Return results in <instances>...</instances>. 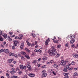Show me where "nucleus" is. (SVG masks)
<instances>
[{"label":"nucleus","mask_w":78,"mask_h":78,"mask_svg":"<svg viewBox=\"0 0 78 78\" xmlns=\"http://www.w3.org/2000/svg\"><path fill=\"white\" fill-rule=\"evenodd\" d=\"M5 53H9V51H8V49H6L5 50Z\"/></svg>","instance_id":"31"},{"label":"nucleus","mask_w":78,"mask_h":78,"mask_svg":"<svg viewBox=\"0 0 78 78\" xmlns=\"http://www.w3.org/2000/svg\"><path fill=\"white\" fill-rule=\"evenodd\" d=\"M50 39L49 38H48V40H47L45 41V45L47 46L48 45V42H50Z\"/></svg>","instance_id":"5"},{"label":"nucleus","mask_w":78,"mask_h":78,"mask_svg":"<svg viewBox=\"0 0 78 78\" xmlns=\"http://www.w3.org/2000/svg\"><path fill=\"white\" fill-rule=\"evenodd\" d=\"M19 36L20 37L19 38V39H22V37H23V34H20Z\"/></svg>","instance_id":"14"},{"label":"nucleus","mask_w":78,"mask_h":78,"mask_svg":"<svg viewBox=\"0 0 78 78\" xmlns=\"http://www.w3.org/2000/svg\"><path fill=\"white\" fill-rule=\"evenodd\" d=\"M54 63V61L53 60H51L50 61V63L51 64H53V63Z\"/></svg>","instance_id":"48"},{"label":"nucleus","mask_w":78,"mask_h":78,"mask_svg":"<svg viewBox=\"0 0 78 78\" xmlns=\"http://www.w3.org/2000/svg\"><path fill=\"white\" fill-rule=\"evenodd\" d=\"M52 73H53V74H54V75H56V73H55L54 71H53L52 72Z\"/></svg>","instance_id":"62"},{"label":"nucleus","mask_w":78,"mask_h":78,"mask_svg":"<svg viewBox=\"0 0 78 78\" xmlns=\"http://www.w3.org/2000/svg\"><path fill=\"white\" fill-rule=\"evenodd\" d=\"M20 53L21 55H26V52L24 51H21L20 52Z\"/></svg>","instance_id":"21"},{"label":"nucleus","mask_w":78,"mask_h":78,"mask_svg":"<svg viewBox=\"0 0 78 78\" xmlns=\"http://www.w3.org/2000/svg\"><path fill=\"white\" fill-rule=\"evenodd\" d=\"M64 75L65 76H68V74L66 73H64Z\"/></svg>","instance_id":"27"},{"label":"nucleus","mask_w":78,"mask_h":78,"mask_svg":"<svg viewBox=\"0 0 78 78\" xmlns=\"http://www.w3.org/2000/svg\"><path fill=\"white\" fill-rule=\"evenodd\" d=\"M51 52H50L49 53V55L51 56H52L53 55H56L57 52L56 51V49L55 48V47L54 46H52L51 47Z\"/></svg>","instance_id":"1"},{"label":"nucleus","mask_w":78,"mask_h":78,"mask_svg":"<svg viewBox=\"0 0 78 78\" xmlns=\"http://www.w3.org/2000/svg\"><path fill=\"white\" fill-rule=\"evenodd\" d=\"M71 64L72 66L73 65H75V62L74 61H73L71 62Z\"/></svg>","instance_id":"28"},{"label":"nucleus","mask_w":78,"mask_h":78,"mask_svg":"<svg viewBox=\"0 0 78 78\" xmlns=\"http://www.w3.org/2000/svg\"><path fill=\"white\" fill-rule=\"evenodd\" d=\"M61 47V45L59 44L57 46V48H60Z\"/></svg>","instance_id":"54"},{"label":"nucleus","mask_w":78,"mask_h":78,"mask_svg":"<svg viewBox=\"0 0 78 78\" xmlns=\"http://www.w3.org/2000/svg\"><path fill=\"white\" fill-rule=\"evenodd\" d=\"M59 56H60V55L59 54H57V55L55 56V57L58 58Z\"/></svg>","instance_id":"32"},{"label":"nucleus","mask_w":78,"mask_h":78,"mask_svg":"<svg viewBox=\"0 0 78 78\" xmlns=\"http://www.w3.org/2000/svg\"><path fill=\"white\" fill-rule=\"evenodd\" d=\"M66 68H67L69 70H72L73 69L72 68H69V66H66Z\"/></svg>","instance_id":"12"},{"label":"nucleus","mask_w":78,"mask_h":78,"mask_svg":"<svg viewBox=\"0 0 78 78\" xmlns=\"http://www.w3.org/2000/svg\"><path fill=\"white\" fill-rule=\"evenodd\" d=\"M21 46H23V47H24V43L23 42L21 43Z\"/></svg>","instance_id":"51"},{"label":"nucleus","mask_w":78,"mask_h":78,"mask_svg":"<svg viewBox=\"0 0 78 78\" xmlns=\"http://www.w3.org/2000/svg\"><path fill=\"white\" fill-rule=\"evenodd\" d=\"M6 75L7 76V78H10V77L9 76V74L7 73H6Z\"/></svg>","instance_id":"26"},{"label":"nucleus","mask_w":78,"mask_h":78,"mask_svg":"<svg viewBox=\"0 0 78 78\" xmlns=\"http://www.w3.org/2000/svg\"><path fill=\"white\" fill-rule=\"evenodd\" d=\"M47 76V73H44V74H43L41 76L42 77H46Z\"/></svg>","instance_id":"11"},{"label":"nucleus","mask_w":78,"mask_h":78,"mask_svg":"<svg viewBox=\"0 0 78 78\" xmlns=\"http://www.w3.org/2000/svg\"><path fill=\"white\" fill-rule=\"evenodd\" d=\"M21 59H23V60L24 59H25V58H24V57L23 56H21Z\"/></svg>","instance_id":"47"},{"label":"nucleus","mask_w":78,"mask_h":78,"mask_svg":"<svg viewBox=\"0 0 78 78\" xmlns=\"http://www.w3.org/2000/svg\"><path fill=\"white\" fill-rule=\"evenodd\" d=\"M25 57H26V58L27 59H30V57L29 55H28L27 54L25 55Z\"/></svg>","instance_id":"19"},{"label":"nucleus","mask_w":78,"mask_h":78,"mask_svg":"<svg viewBox=\"0 0 78 78\" xmlns=\"http://www.w3.org/2000/svg\"><path fill=\"white\" fill-rule=\"evenodd\" d=\"M52 39L53 41V42L55 43H56V44L58 43V40L56 41V40H54V39Z\"/></svg>","instance_id":"17"},{"label":"nucleus","mask_w":78,"mask_h":78,"mask_svg":"<svg viewBox=\"0 0 78 78\" xmlns=\"http://www.w3.org/2000/svg\"><path fill=\"white\" fill-rule=\"evenodd\" d=\"M70 39V44H73L75 42V39Z\"/></svg>","instance_id":"6"},{"label":"nucleus","mask_w":78,"mask_h":78,"mask_svg":"<svg viewBox=\"0 0 78 78\" xmlns=\"http://www.w3.org/2000/svg\"><path fill=\"white\" fill-rule=\"evenodd\" d=\"M12 71L10 72V73L12 74L13 73H16V69H15L14 68H13L12 69Z\"/></svg>","instance_id":"3"},{"label":"nucleus","mask_w":78,"mask_h":78,"mask_svg":"<svg viewBox=\"0 0 78 78\" xmlns=\"http://www.w3.org/2000/svg\"><path fill=\"white\" fill-rule=\"evenodd\" d=\"M77 76H74V75H73V78H77Z\"/></svg>","instance_id":"50"},{"label":"nucleus","mask_w":78,"mask_h":78,"mask_svg":"<svg viewBox=\"0 0 78 78\" xmlns=\"http://www.w3.org/2000/svg\"><path fill=\"white\" fill-rule=\"evenodd\" d=\"M42 59L43 60V61H46V60L47 59V57L44 56L43 57Z\"/></svg>","instance_id":"18"},{"label":"nucleus","mask_w":78,"mask_h":78,"mask_svg":"<svg viewBox=\"0 0 78 78\" xmlns=\"http://www.w3.org/2000/svg\"><path fill=\"white\" fill-rule=\"evenodd\" d=\"M39 47V45H37L35 46V48H37V47Z\"/></svg>","instance_id":"55"},{"label":"nucleus","mask_w":78,"mask_h":78,"mask_svg":"<svg viewBox=\"0 0 78 78\" xmlns=\"http://www.w3.org/2000/svg\"><path fill=\"white\" fill-rule=\"evenodd\" d=\"M0 50L1 52H3V51H4V52L5 51V50L4 49H2Z\"/></svg>","instance_id":"36"},{"label":"nucleus","mask_w":78,"mask_h":78,"mask_svg":"<svg viewBox=\"0 0 78 78\" xmlns=\"http://www.w3.org/2000/svg\"><path fill=\"white\" fill-rule=\"evenodd\" d=\"M34 43L35 45H37V41H35Z\"/></svg>","instance_id":"58"},{"label":"nucleus","mask_w":78,"mask_h":78,"mask_svg":"<svg viewBox=\"0 0 78 78\" xmlns=\"http://www.w3.org/2000/svg\"><path fill=\"white\" fill-rule=\"evenodd\" d=\"M13 77L15 78H17V76H13Z\"/></svg>","instance_id":"60"},{"label":"nucleus","mask_w":78,"mask_h":78,"mask_svg":"<svg viewBox=\"0 0 78 78\" xmlns=\"http://www.w3.org/2000/svg\"><path fill=\"white\" fill-rule=\"evenodd\" d=\"M15 39H19V37L18 36H16L15 37Z\"/></svg>","instance_id":"41"},{"label":"nucleus","mask_w":78,"mask_h":78,"mask_svg":"<svg viewBox=\"0 0 78 78\" xmlns=\"http://www.w3.org/2000/svg\"><path fill=\"white\" fill-rule=\"evenodd\" d=\"M28 70H29L30 71H31V67L29 68Z\"/></svg>","instance_id":"61"},{"label":"nucleus","mask_w":78,"mask_h":78,"mask_svg":"<svg viewBox=\"0 0 78 78\" xmlns=\"http://www.w3.org/2000/svg\"><path fill=\"white\" fill-rule=\"evenodd\" d=\"M3 38L2 37H1L0 38V41H3Z\"/></svg>","instance_id":"46"},{"label":"nucleus","mask_w":78,"mask_h":78,"mask_svg":"<svg viewBox=\"0 0 78 78\" xmlns=\"http://www.w3.org/2000/svg\"><path fill=\"white\" fill-rule=\"evenodd\" d=\"M19 67L16 68V71H17L18 70L19 71H20V69H19Z\"/></svg>","instance_id":"40"},{"label":"nucleus","mask_w":78,"mask_h":78,"mask_svg":"<svg viewBox=\"0 0 78 78\" xmlns=\"http://www.w3.org/2000/svg\"><path fill=\"white\" fill-rule=\"evenodd\" d=\"M18 55L19 56H20V57H21V55L20 53H19L18 54Z\"/></svg>","instance_id":"63"},{"label":"nucleus","mask_w":78,"mask_h":78,"mask_svg":"<svg viewBox=\"0 0 78 78\" xmlns=\"http://www.w3.org/2000/svg\"><path fill=\"white\" fill-rule=\"evenodd\" d=\"M2 33H3V32H2V31L1 30H0V36H2Z\"/></svg>","instance_id":"49"},{"label":"nucleus","mask_w":78,"mask_h":78,"mask_svg":"<svg viewBox=\"0 0 78 78\" xmlns=\"http://www.w3.org/2000/svg\"><path fill=\"white\" fill-rule=\"evenodd\" d=\"M66 47H69V44L68 43H66L65 44Z\"/></svg>","instance_id":"35"},{"label":"nucleus","mask_w":78,"mask_h":78,"mask_svg":"<svg viewBox=\"0 0 78 78\" xmlns=\"http://www.w3.org/2000/svg\"><path fill=\"white\" fill-rule=\"evenodd\" d=\"M53 66L54 67H55V68H57L58 67V65L56 64H55Z\"/></svg>","instance_id":"22"},{"label":"nucleus","mask_w":78,"mask_h":78,"mask_svg":"<svg viewBox=\"0 0 78 78\" xmlns=\"http://www.w3.org/2000/svg\"><path fill=\"white\" fill-rule=\"evenodd\" d=\"M74 75V76H78V73L77 72H75L74 73V75Z\"/></svg>","instance_id":"23"},{"label":"nucleus","mask_w":78,"mask_h":78,"mask_svg":"<svg viewBox=\"0 0 78 78\" xmlns=\"http://www.w3.org/2000/svg\"><path fill=\"white\" fill-rule=\"evenodd\" d=\"M23 46H21V45L20 46V48H21V49H23Z\"/></svg>","instance_id":"59"},{"label":"nucleus","mask_w":78,"mask_h":78,"mask_svg":"<svg viewBox=\"0 0 78 78\" xmlns=\"http://www.w3.org/2000/svg\"><path fill=\"white\" fill-rule=\"evenodd\" d=\"M41 58H40L38 59V62H39L40 61H41Z\"/></svg>","instance_id":"57"},{"label":"nucleus","mask_w":78,"mask_h":78,"mask_svg":"<svg viewBox=\"0 0 78 78\" xmlns=\"http://www.w3.org/2000/svg\"><path fill=\"white\" fill-rule=\"evenodd\" d=\"M27 68H30L31 67V65H30V62H27Z\"/></svg>","instance_id":"9"},{"label":"nucleus","mask_w":78,"mask_h":78,"mask_svg":"<svg viewBox=\"0 0 78 78\" xmlns=\"http://www.w3.org/2000/svg\"><path fill=\"white\" fill-rule=\"evenodd\" d=\"M28 75L29 76H31V77H34L35 76L34 74L33 73H30L28 74Z\"/></svg>","instance_id":"8"},{"label":"nucleus","mask_w":78,"mask_h":78,"mask_svg":"<svg viewBox=\"0 0 78 78\" xmlns=\"http://www.w3.org/2000/svg\"><path fill=\"white\" fill-rule=\"evenodd\" d=\"M9 34L10 36H12V32H9Z\"/></svg>","instance_id":"56"},{"label":"nucleus","mask_w":78,"mask_h":78,"mask_svg":"<svg viewBox=\"0 0 78 78\" xmlns=\"http://www.w3.org/2000/svg\"><path fill=\"white\" fill-rule=\"evenodd\" d=\"M12 49H15V48H16V46H15V45L12 46Z\"/></svg>","instance_id":"39"},{"label":"nucleus","mask_w":78,"mask_h":78,"mask_svg":"<svg viewBox=\"0 0 78 78\" xmlns=\"http://www.w3.org/2000/svg\"><path fill=\"white\" fill-rule=\"evenodd\" d=\"M27 52H28V53H30V50L28 48H25L24 49Z\"/></svg>","instance_id":"15"},{"label":"nucleus","mask_w":78,"mask_h":78,"mask_svg":"<svg viewBox=\"0 0 78 78\" xmlns=\"http://www.w3.org/2000/svg\"><path fill=\"white\" fill-rule=\"evenodd\" d=\"M16 31L17 33H20V32H21V31L19 30H17Z\"/></svg>","instance_id":"44"},{"label":"nucleus","mask_w":78,"mask_h":78,"mask_svg":"<svg viewBox=\"0 0 78 78\" xmlns=\"http://www.w3.org/2000/svg\"><path fill=\"white\" fill-rule=\"evenodd\" d=\"M38 52H40V53H41L42 52V50L40 49L38 50Z\"/></svg>","instance_id":"52"},{"label":"nucleus","mask_w":78,"mask_h":78,"mask_svg":"<svg viewBox=\"0 0 78 78\" xmlns=\"http://www.w3.org/2000/svg\"><path fill=\"white\" fill-rule=\"evenodd\" d=\"M73 56L74 58H78V55L77 54H76L75 55L73 54Z\"/></svg>","instance_id":"16"},{"label":"nucleus","mask_w":78,"mask_h":78,"mask_svg":"<svg viewBox=\"0 0 78 78\" xmlns=\"http://www.w3.org/2000/svg\"><path fill=\"white\" fill-rule=\"evenodd\" d=\"M9 63H11L12 62V60L11 59L9 60Z\"/></svg>","instance_id":"34"},{"label":"nucleus","mask_w":78,"mask_h":78,"mask_svg":"<svg viewBox=\"0 0 78 78\" xmlns=\"http://www.w3.org/2000/svg\"><path fill=\"white\" fill-rule=\"evenodd\" d=\"M70 39H74L75 37V36L74 34L73 35H70Z\"/></svg>","instance_id":"10"},{"label":"nucleus","mask_w":78,"mask_h":78,"mask_svg":"<svg viewBox=\"0 0 78 78\" xmlns=\"http://www.w3.org/2000/svg\"><path fill=\"white\" fill-rule=\"evenodd\" d=\"M20 69L22 70H23V69H24V70H26L27 69V67L26 66H24L22 65H20Z\"/></svg>","instance_id":"2"},{"label":"nucleus","mask_w":78,"mask_h":78,"mask_svg":"<svg viewBox=\"0 0 78 78\" xmlns=\"http://www.w3.org/2000/svg\"><path fill=\"white\" fill-rule=\"evenodd\" d=\"M10 55H9V56H14V53H9V54H10Z\"/></svg>","instance_id":"24"},{"label":"nucleus","mask_w":78,"mask_h":78,"mask_svg":"<svg viewBox=\"0 0 78 78\" xmlns=\"http://www.w3.org/2000/svg\"><path fill=\"white\" fill-rule=\"evenodd\" d=\"M34 51H35V52H37V53H38V52H39V51L37 49H35V50H34Z\"/></svg>","instance_id":"43"},{"label":"nucleus","mask_w":78,"mask_h":78,"mask_svg":"<svg viewBox=\"0 0 78 78\" xmlns=\"http://www.w3.org/2000/svg\"><path fill=\"white\" fill-rule=\"evenodd\" d=\"M35 45V44H34V43H33L31 44V47H34Z\"/></svg>","instance_id":"38"},{"label":"nucleus","mask_w":78,"mask_h":78,"mask_svg":"<svg viewBox=\"0 0 78 78\" xmlns=\"http://www.w3.org/2000/svg\"><path fill=\"white\" fill-rule=\"evenodd\" d=\"M32 36H33V37H36V35L34 33L32 34Z\"/></svg>","instance_id":"45"},{"label":"nucleus","mask_w":78,"mask_h":78,"mask_svg":"<svg viewBox=\"0 0 78 78\" xmlns=\"http://www.w3.org/2000/svg\"><path fill=\"white\" fill-rule=\"evenodd\" d=\"M13 43L14 45H15V46H17V44L19 43V42L16 40H14Z\"/></svg>","instance_id":"4"},{"label":"nucleus","mask_w":78,"mask_h":78,"mask_svg":"<svg viewBox=\"0 0 78 78\" xmlns=\"http://www.w3.org/2000/svg\"><path fill=\"white\" fill-rule=\"evenodd\" d=\"M67 68H66V66H65V68L63 69L64 72H67Z\"/></svg>","instance_id":"20"},{"label":"nucleus","mask_w":78,"mask_h":78,"mask_svg":"<svg viewBox=\"0 0 78 78\" xmlns=\"http://www.w3.org/2000/svg\"><path fill=\"white\" fill-rule=\"evenodd\" d=\"M46 67H47V66L46 65H45L42 67V68H43V69H45Z\"/></svg>","instance_id":"42"},{"label":"nucleus","mask_w":78,"mask_h":78,"mask_svg":"<svg viewBox=\"0 0 78 78\" xmlns=\"http://www.w3.org/2000/svg\"><path fill=\"white\" fill-rule=\"evenodd\" d=\"M14 56L15 57V58H18V57L17 56V54H15Z\"/></svg>","instance_id":"53"},{"label":"nucleus","mask_w":78,"mask_h":78,"mask_svg":"<svg viewBox=\"0 0 78 78\" xmlns=\"http://www.w3.org/2000/svg\"><path fill=\"white\" fill-rule=\"evenodd\" d=\"M71 48H74L75 47V45L74 44H72L71 46Z\"/></svg>","instance_id":"29"},{"label":"nucleus","mask_w":78,"mask_h":78,"mask_svg":"<svg viewBox=\"0 0 78 78\" xmlns=\"http://www.w3.org/2000/svg\"><path fill=\"white\" fill-rule=\"evenodd\" d=\"M36 60H34L32 62V64H36Z\"/></svg>","instance_id":"25"},{"label":"nucleus","mask_w":78,"mask_h":78,"mask_svg":"<svg viewBox=\"0 0 78 78\" xmlns=\"http://www.w3.org/2000/svg\"><path fill=\"white\" fill-rule=\"evenodd\" d=\"M34 53H33L32 54H31V56H34Z\"/></svg>","instance_id":"64"},{"label":"nucleus","mask_w":78,"mask_h":78,"mask_svg":"<svg viewBox=\"0 0 78 78\" xmlns=\"http://www.w3.org/2000/svg\"><path fill=\"white\" fill-rule=\"evenodd\" d=\"M46 72V71L45 70H44L42 71V73H43V74H44V73H45Z\"/></svg>","instance_id":"30"},{"label":"nucleus","mask_w":78,"mask_h":78,"mask_svg":"<svg viewBox=\"0 0 78 78\" xmlns=\"http://www.w3.org/2000/svg\"><path fill=\"white\" fill-rule=\"evenodd\" d=\"M8 39L11 41H12V39L11 38H10V37H9V36L8 37Z\"/></svg>","instance_id":"37"},{"label":"nucleus","mask_w":78,"mask_h":78,"mask_svg":"<svg viewBox=\"0 0 78 78\" xmlns=\"http://www.w3.org/2000/svg\"><path fill=\"white\" fill-rule=\"evenodd\" d=\"M61 65H62V66H65L66 64V62L64 61L63 60H62L61 61Z\"/></svg>","instance_id":"7"},{"label":"nucleus","mask_w":78,"mask_h":78,"mask_svg":"<svg viewBox=\"0 0 78 78\" xmlns=\"http://www.w3.org/2000/svg\"><path fill=\"white\" fill-rule=\"evenodd\" d=\"M27 44L28 46H31V43H30L29 42H27Z\"/></svg>","instance_id":"33"},{"label":"nucleus","mask_w":78,"mask_h":78,"mask_svg":"<svg viewBox=\"0 0 78 78\" xmlns=\"http://www.w3.org/2000/svg\"><path fill=\"white\" fill-rule=\"evenodd\" d=\"M2 35L5 39H6V38H7V34H3Z\"/></svg>","instance_id":"13"}]
</instances>
